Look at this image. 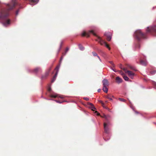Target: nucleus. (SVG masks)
I'll use <instances>...</instances> for the list:
<instances>
[{
  "mask_svg": "<svg viewBox=\"0 0 156 156\" xmlns=\"http://www.w3.org/2000/svg\"><path fill=\"white\" fill-rule=\"evenodd\" d=\"M91 108L92 110L94 111L96 109L94 105L91 106Z\"/></svg>",
  "mask_w": 156,
  "mask_h": 156,
  "instance_id": "28",
  "label": "nucleus"
},
{
  "mask_svg": "<svg viewBox=\"0 0 156 156\" xmlns=\"http://www.w3.org/2000/svg\"><path fill=\"white\" fill-rule=\"evenodd\" d=\"M109 63H110L111 65H112V64H113V63L112 62V61H109Z\"/></svg>",
  "mask_w": 156,
  "mask_h": 156,
  "instance_id": "41",
  "label": "nucleus"
},
{
  "mask_svg": "<svg viewBox=\"0 0 156 156\" xmlns=\"http://www.w3.org/2000/svg\"><path fill=\"white\" fill-rule=\"evenodd\" d=\"M138 47L139 48H140V45H137V46H136V47Z\"/></svg>",
  "mask_w": 156,
  "mask_h": 156,
  "instance_id": "48",
  "label": "nucleus"
},
{
  "mask_svg": "<svg viewBox=\"0 0 156 156\" xmlns=\"http://www.w3.org/2000/svg\"><path fill=\"white\" fill-rule=\"evenodd\" d=\"M105 46L108 48V49L110 50V48L109 47V46L106 44V43L105 44Z\"/></svg>",
  "mask_w": 156,
  "mask_h": 156,
  "instance_id": "25",
  "label": "nucleus"
},
{
  "mask_svg": "<svg viewBox=\"0 0 156 156\" xmlns=\"http://www.w3.org/2000/svg\"><path fill=\"white\" fill-rule=\"evenodd\" d=\"M115 80H116V83L118 84L120 83L122 81V79L119 76H117Z\"/></svg>",
  "mask_w": 156,
  "mask_h": 156,
  "instance_id": "11",
  "label": "nucleus"
},
{
  "mask_svg": "<svg viewBox=\"0 0 156 156\" xmlns=\"http://www.w3.org/2000/svg\"><path fill=\"white\" fill-rule=\"evenodd\" d=\"M92 53L93 55L94 56H97L98 57V56H99L95 52H92Z\"/></svg>",
  "mask_w": 156,
  "mask_h": 156,
  "instance_id": "22",
  "label": "nucleus"
},
{
  "mask_svg": "<svg viewBox=\"0 0 156 156\" xmlns=\"http://www.w3.org/2000/svg\"><path fill=\"white\" fill-rule=\"evenodd\" d=\"M128 67L130 69H131L133 70H135V68L134 67L131 66L130 65H128Z\"/></svg>",
  "mask_w": 156,
  "mask_h": 156,
  "instance_id": "17",
  "label": "nucleus"
},
{
  "mask_svg": "<svg viewBox=\"0 0 156 156\" xmlns=\"http://www.w3.org/2000/svg\"><path fill=\"white\" fill-rule=\"evenodd\" d=\"M60 64L59 66H57L55 68V69L56 70V73H57V74H58V72L59 69L60 68Z\"/></svg>",
  "mask_w": 156,
  "mask_h": 156,
  "instance_id": "20",
  "label": "nucleus"
},
{
  "mask_svg": "<svg viewBox=\"0 0 156 156\" xmlns=\"http://www.w3.org/2000/svg\"><path fill=\"white\" fill-rule=\"evenodd\" d=\"M150 31L153 32L156 34L154 35V36H156V26H154L149 27H148L147 29V32H148Z\"/></svg>",
  "mask_w": 156,
  "mask_h": 156,
  "instance_id": "3",
  "label": "nucleus"
},
{
  "mask_svg": "<svg viewBox=\"0 0 156 156\" xmlns=\"http://www.w3.org/2000/svg\"><path fill=\"white\" fill-rule=\"evenodd\" d=\"M84 99L86 101H88L89 99L88 98H87V97L84 98Z\"/></svg>",
  "mask_w": 156,
  "mask_h": 156,
  "instance_id": "33",
  "label": "nucleus"
},
{
  "mask_svg": "<svg viewBox=\"0 0 156 156\" xmlns=\"http://www.w3.org/2000/svg\"><path fill=\"white\" fill-rule=\"evenodd\" d=\"M50 96L51 97H53L54 98H56L58 96L57 94L56 93H53V94H51Z\"/></svg>",
  "mask_w": 156,
  "mask_h": 156,
  "instance_id": "19",
  "label": "nucleus"
},
{
  "mask_svg": "<svg viewBox=\"0 0 156 156\" xmlns=\"http://www.w3.org/2000/svg\"><path fill=\"white\" fill-rule=\"evenodd\" d=\"M102 105V106H103V107L104 108H106V107H105V105L104 104V105Z\"/></svg>",
  "mask_w": 156,
  "mask_h": 156,
  "instance_id": "46",
  "label": "nucleus"
},
{
  "mask_svg": "<svg viewBox=\"0 0 156 156\" xmlns=\"http://www.w3.org/2000/svg\"><path fill=\"white\" fill-rule=\"evenodd\" d=\"M97 39L96 40V41H98L99 42L101 45H105V44L106 43V42L102 40L101 39L100 37H99L97 36Z\"/></svg>",
  "mask_w": 156,
  "mask_h": 156,
  "instance_id": "8",
  "label": "nucleus"
},
{
  "mask_svg": "<svg viewBox=\"0 0 156 156\" xmlns=\"http://www.w3.org/2000/svg\"><path fill=\"white\" fill-rule=\"evenodd\" d=\"M51 90V88L50 87H49L48 88V90L49 91H50Z\"/></svg>",
  "mask_w": 156,
  "mask_h": 156,
  "instance_id": "31",
  "label": "nucleus"
},
{
  "mask_svg": "<svg viewBox=\"0 0 156 156\" xmlns=\"http://www.w3.org/2000/svg\"><path fill=\"white\" fill-rule=\"evenodd\" d=\"M57 75H58V74H57V73H55V74L54 76L53 77L52 80H51V82L52 83L53 82L55 81V80L56 77L57 76Z\"/></svg>",
  "mask_w": 156,
  "mask_h": 156,
  "instance_id": "15",
  "label": "nucleus"
},
{
  "mask_svg": "<svg viewBox=\"0 0 156 156\" xmlns=\"http://www.w3.org/2000/svg\"><path fill=\"white\" fill-rule=\"evenodd\" d=\"M140 64L143 65V66H146L147 64V61H143V60H141L140 61Z\"/></svg>",
  "mask_w": 156,
  "mask_h": 156,
  "instance_id": "14",
  "label": "nucleus"
},
{
  "mask_svg": "<svg viewBox=\"0 0 156 156\" xmlns=\"http://www.w3.org/2000/svg\"><path fill=\"white\" fill-rule=\"evenodd\" d=\"M59 97L61 98H64V97L63 96H59Z\"/></svg>",
  "mask_w": 156,
  "mask_h": 156,
  "instance_id": "43",
  "label": "nucleus"
},
{
  "mask_svg": "<svg viewBox=\"0 0 156 156\" xmlns=\"http://www.w3.org/2000/svg\"><path fill=\"white\" fill-rule=\"evenodd\" d=\"M119 100L123 102H124L125 101V100L124 99L122 98H119Z\"/></svg>",
  "mask_w": 156,
  "mask_h": 156,
  "instance_id": "27",
  "label": "nucleus"
},
{
  "mask_svg": "<svg viewBox=\"0 0 156 156\" xmlns=\"http://www.w3.org/2000/svg\"><path fill=\"white\" fill-rule=\"evenodd\" d=\"M97 112V115H99V113H98V112Z\"/></svg>",
  "mask_w": 156,
  "mask_h": 156,
  "instance_id": "47",
  "label": "nucleus"
},
{
  "mask_svg": "<svg viewBox=\"0 0 156 156\" xmlns=\"http://www.w3.org/2000/svg\"><path fill=\"white\" fill-rule=\"evenodd\" d=\"M51 70V68H50L48 71L46 72L45 74L46 76H47L48 75L49 72Z\"/></svg>",
  "mask_w": 156,
  "mask_h": 156,
  "instance_id": "21",
  "label": "nucleus"
},
{
  "mask_svg": "<svg viewBox=\"0 0 156 156\" xmlns=\"http://www.w3.org/2000/svg\"><path fill=\"white\" fill-rule=\"evenodd\" d=\"M104 116L105 118L106 119H107V116H106L105 115H104Z\"/></svg>",
  "mask_w": 156,
  "mask_h": 156,
  "instance_id": "42",
  "label": "nucleus"
},
{
  "mask_svg": "<svg viewBox=\"0 0 156 156\" xmlns=\"http://www.w3.org/2000/svg\"><path fill=\"white\" fill-rule=\"evenodd\" d=\"M136 112V113H138L137 112Z\"/></svg>",
  "mask_w": 156,
  "mask_h": 156,
  "instance_id": "51",
  "label": "nucleus"
},
{
  "mask_svg": "<svg viewBox=\"0 0 156 156\" xmlns=\"http://www.w3.org/2000/svg\"><path fill=\"white\" fill-rule=\"evenodd\" d=\"M156 73V71L155 70H154L153 71H151L150 72V73L151 75H153L155 74Z\"/></svg>",
  "mask_w": 156,
  "mask_h": 156,
  "instance_id": "24",
  "label": "nucleus"
},
{
  "mask_svg": "<svg viewBox=\"0 0 156 156\" xmlns=\"http://www.w3.org/2000/svg\"><path fill=\"white\" fill-rule=\"evenodd\" d=\"M33 72L37 73L38 71H41V69L40 68H37L32 71Z\"/></svg>",
  "mask_w": 156,
  "mask_h": 156,
  "instance_id": "12",
  "label": "nucleus"
},
{
  "mask_svg": "<svg viewBox=\"0 0 156 156\" xmlns=\"http://www.w3.org/2000/svg\"><path fill=\"white\" fill-rule=\"evenodd\" d=\"M78 46L80 50L83 51L84 49V47L82 46L80 44H79Z\"/></svg>",
  "mask_w": 156,
  "mask_h": 156,
  "instance_id": "18",
  "label": "nucleus"
},
{
  "mask_svg": "<svg viewBox=\"0 0 156 156\" xmlns=\"http://www.w3.org/2000/svg\"><path fill=\"white\" fill-rule=\"evenodd\" d=\"M124 79L126 81H128L129 79V78L126 76H124Z\"/></svg>",
  "mask_w": 156,
  "mask_h": 156,
  "instance_id": "23",
  "label": "nucleus"
},
{
  "mask_svg": "<svg viewBox=\"0 0 156 156\" xmlns=\"http://www.w3.org/2000/svg\"><path fill=\"white\" fill-rule=\"evenodd\" d=\"M39 0H29L30 4L31 5L36 4L39 2Z\"/></svg>",
  "mask_w": 156,
  "mask_h": 156,
  "instance_id": "7",
  "label": "nucleus"
},
{
  "mask_svg": "<svg viewBox=\"0 0 156 156\" xmlns=\"http://www.w3.org/2000/svg\"><path fill=\"white\" fill-rule=\"evenodd\" d=\"M88 105H90L91 106L93 105V104L91 103H89Z\"/></svg>",
  "mask_w": 156,
  "mask_h": 156,
  "instance_id": "37",
  "label": "nucleus"
},
{
  "mask_svg": "<svg viewBox=\"0 0 156 156\" xmlns=\"http://www.w3.org/2000/svg\"><path fill=\"white\" fill-rule=\"evenodd\" d=\"M62 58H61L60 62H61V61L62 60Z\"/></svg>",
  "mask_w": 156,
  "mask_h": 156,
  "instance_id": "49",
  "label": "nucleus"
},
{
  "mask_svg": "<svg viewBox=\"0 0 156 156\" xmlns=\"http://www.w3.org/2000/svg\"><path fill=\"white\" fill-rule=\"evenodd\" d=\"M99 101L101 103V104H102V105H104V103L103 102L101 101V100H100Z\"/></svg>",
  "mask_w": 156,
  "mask_h": 156,
  "instance_id": "36",
  "label": "nucleus"
},
{
  "mask_svg": "<svg viewBox=\"0 0 156 156\" xmlns=\"http://www.w3.org/2000/svg\"><path fill=\"white\" fill-rule=\"evenodd\" d=\"M120 68H121V66H122V64H120Z\"/></svg>",
  "mask_w": 156,
  "mask_h": 156,
  "instance_id": "50",
  "label": "nucleus"
},
{
  "mask_svg": "<svg viewBox=\"0 0 156 156\" xmlns=\"http://www.w3.org/2000/svg\"><path fill=\"white\" fill-rule=\"evenodd\" d=\"M102 89L104 92L107 93L108 89L107 87L103 86Z\"/></svg>",
  "mask_w": 156,
  "mask_h": 156,
  "instance_id": "16",
  "label": "nucleus"
},
{
  "mask_svg": "<svg viewBox=\"0 0 156 156\" xmlns=\"http://www.w3.org/2000/svg\"><path fill=\"white\" fill-rule=\"evenodd\" d=\"M98 58L99 59V60L100 61V62H101V58H100V57L99 56H98Z\"/></svg>",
  "mask_w": 156,
  "mask_h": 156,
  "instance_id": "39",
  "label": "nucleus"
},
{
  "mask_svg": "<svg viewBox=\"0 0 156 156\" xmlns=\"http://www.w3.org/2000/svg\"><path fill=\"white\" fill-rule=\"evenodd\" d=\"M105 46L108 48V49L110 50V48L109 47V46L106 44V43L105 44Z\"/></svg>",
  "mask_w": 156,
  "mask_h": 156,
  "instance_id": "26",
  "label": "nucleus"
},
{
  "mask_svg": "<svg viewBox=\"0 0 156 156\" xmlns=\"http://www.w3.org/2000/svg\"><path fill=\"white\" fill-rule=\"evenodd\" d=\"M105 141H106L107 140H106L105 139Z\"/></svg>",
  "mask_w": 156,
  "mask_h": 156,
  "instance_id": "52",
  "label": "nucleus"
},
{
  "mask_svg": "<svg viewBox=\"0 0 156 156\" xmlns=\"http://www.w3.org/2000/svg\"><path fill=\"white\" fill-rule=\"evenodd\" d=\"M91 33L95 36H96V34L94 32L93 30H90L88 32L86 33L83 31L81 35L82 36H84L86 35L87 37H89V34Z\"/></svg>",
  "mask_w": 156,
  "mask_h": 156,
  "instance_id": "5",
  "label": "nucleus"
},
{
  "mask_svg": "<svg viewBox=\"0 0 156 156\" xmlns=\"http://www.w3.org/2000/svg\"><path fill=\"white\" fill-rule=\"evenodd\" d=\"M110 68L114 72H116V71L114 69H113L112 67H110Z\"/></svg>",
  "mask_w": 156,
  "mask_h": 156,
  "instance_id": "34",
  "label": "nucleus"
},
{
  "mask_svg": "<svg viewBox=\"0 0 156 156\" xmlns=\"http://www.w3.org/2000/svg\"><path fill=\"white\" fill-rule=\"evenodd\" d=\"M105 34L107 36L108 41H110L112 38V34L111 33L109 32H106Z\"/></svg>",
  "mask_w": 156,
  "mask_h": 156,
  "instance_id": "6",
  "label": "nucleus"
},
{
  "mask_svg": "<svg viewBox=\"0 0 156 156\" xmlns=\"http://www.w3.org/2000/svg\"><path fill=\"white\" fill-rule=\"evenodd\" d=\"M69 50V48H66V52H65V55H66V52L68 51Z\"/></svg>",
  "mask_w": 156,
  "mask_h": 156,
  "instance_id": "29",
  "label": "nucleus"
},
{
  "mask_svg": "<svg viewBox=\"0 0 156 156\" xmlns=\"http://www.w3.org/2000/svg\"><path fill=\"white\" fill-rule=\"evenodd\" d=\"M134 36L138 41H140L141 39L145 38V34L142 33L140 30H136L134 33Z\"/></svg>",
  "mask_w": 156,
  "mask_h": 156,
  "instance_id": "2",
  "label": "nucleus"
},
{
  "mask_svg": "<svg viewBox=\"0 0 156 156\" xmlns=\"http://www.w3.org/2000/svg\"><path fill=\"white\" fill-rule=\"evenodd\" d=\"M19 10H17L16 12V16H17L19 13Z\"/></svg>",
  "mask_w": 156,
  "mask_h": 156,
  "instance_id": "30",
  "label": "nucleus"
},
{
  "mask_svg": "<svg viewBox=\"0 0 156 156\" xmlns=\"http://www.w3.org/2000/svg\"><path fill=\"white\" fill-rule=\"evenodd\" d=\"M55 101L57 102V103H61L62 102H60L59 101H57V100H55Z\"/></svg>",
  "mask_w": 156,
  "mask_h": 156,
  "instance_id": "35",
  "label": "nucleus"
},
{
  "mask_svg": "<svg viewBox=\"0 0 156 156\" xmlns=\"http://www.w3.org/2000/svg\"><path fill=\"white\" fill-rule=\"evenodd\" d=\"M101 91V89H99L98 90V92H99L100 91Z\"/></svg>",
  "mask_w": 156,
  "mask_h": 156,
  "instance_id": "44",
  "label": "nucleus"
},
{
  "mask_svg": "<svg viewBox=\"0 0 156 156\" xmlns=\"http://www.w3.org/2000/svg\"><path fill=\"white\" fill-rule=\"evenodd\" d=\"M112 65L113 67H115V65L113 63L112 64Z\"/></svg>",
  "mask_w": 156,
  "mask_h": 156,
  "instance_id": "40",
  "label": "nucleus"
},
{
  "mask_svg": "<svg viewBox=\"0 0 156 156\" xmlns=\"http://www.w3.org/2000/svg\"><path fill=\"white\" fill-rule=\"evenodd\" d=\"M104 128L105 129V132L107 133H109V129L108 127L106 126V125L105 123L104 124Z\"/></svg>",
  "mask_w": 156,
  "mask_h": 156,
  "instance_id": "13",
  "label": "nucleus"
},
{
  "mask_svg": "<svg viewBox=\"0 0 156 156\" xmlns=\"http://www.w3.org/2000/svg\"><path fill=\"white\" fill-rule=\"evenodd\" d=\"M153 82L154 83V85L155 86H156V82L154 81H153Z\"/></svg>",
  "mask_w": 156,
  "mask_h": 156,
  "instance_id": "45",
  "label": "nucleus"
},
{
  "mask_svg": "<svg viewBox=\"0 0 156 156\" xmlns=\"http://www.w3.org/2000/svg\"><path fill=\"white\" fill-rule=\"evenodd\" d=\"M2 25L5 27H7L10 24V20H6L5 22H1Z\"/></svg>",
  "mask_w": 156,
  "mask_h": 156,
  "instance_id": "10",
  "label": "nucleus"
},
{
  "mask_svg": "<svg viewBox=\"0 0 156 156\" xmlns=\"http://www.w3.org/2000/svg\"><path fill=\"white\" fill-rule=\"evenodd\" d=\"M123 69L125 71V72L126 73H127L128 74L130 77L131 79L133 78L134 74V73L130 71L127 70L125 68H123Z\"/></svg>",
  "mask_w": 156,
  "mask_h": 156,
  "instance_id": "4",
  "label": "nucleus"
},
{
  "mask_svg": "<svg viewBox=\"0 0 156 156\" xmlns=\"http://www.w3.org/2000/svg\"><path fill=\"white\" fill-rule=\"evenodd\" d=\"M16 4V0H11L10 3L5 4L7 8L0 11V20H4L9 15V11L12 9Z\"/></svg>",
  "mask_w": 156,
  "mask_h": 156,
  "instance_id": "1",
  "label": "nucleus"
},
{
  "mask_svg": "<svg viewBox=\"0 0 156 156\" xmlns=\"http://www.w3.org/2000/svg\"><path fill=\"white\" fill-rule=\"evenodd\" d=\"M107 98L108 99H109L111 101H112V99L111 98H110V97H107Z\"/></svg>",
  "mask_w": 156,
  "mask_h": 156,
  "instance_id": "32",
  "label": "nucleus"
},
{
  "mask_svg": "<svg viewBox=\"0 0 156 156\" xmlns=\"http://www.w3.org/2000/svg\"><path fill=\"white\" fill-rule=\"evenodd\" d=\"M102 83L103 86L107 87L109 85L108 82L106 79H104L102 80Z\"/></svg>",
  "mask_w": 156,
  "mask_h": 156,
  "instance_id": "9",
  "label": "nucleus"
},
{
  "mask_svg": "<svg viewBox=\"0 0 156 156\" xmlns=\"http://www.w3.org/2000/svg\"><path fill=\"white\" fill-rule=\"evenodd\" d=\"M61 46H62V43L61 44H60V48L59 49V50H58V51L60 50L61 49Z\"/></svg>",
  "mask_w": 156,
  "mask_h": 156,
  "instance_id": "38",
  "label": "nucleus"
}]
</instances>
